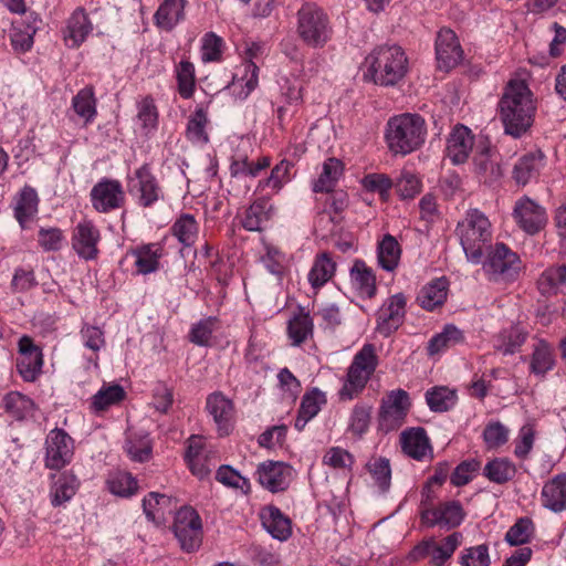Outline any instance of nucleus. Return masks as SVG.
Listing matches in <instances>:
<instances>
[{
	"instance_id": "nucleus-17",
	"label": "nucleus",
	"mask_w": 566,
	"mask_h": 566,
	"mask_svg": "<svg viewBox=\"0 0 566 566\" xmlns=\"http://www.w3.org/2000/svg\"><path fill=\"white\" fill-rule=\"evenodd\" d=\"M43 365L42 348L29 335L21 336L18 342L17 370L22 379L34 382L42 374Z\"/></svg>"
},
{
	"instance_id": "nucleus-4",
	"label": "nucleus",
	"mask_w": 566,
	"mask_h": 566,
	"mask_svg": "<svg viewBox=\"0 0 566 566\" xmlns=\"http://www.w3.org/2000/svg\"><path fill=\"white\" fill-rule=\"evenodd\" d=\"M296 34L308 48H324L334 35L329 14L315 2H304L296 12Z\"/></svg>"
},
{
	"instance_id": "nucleus-64",
	"label": "nucleus",
	"mask_w": 566,
	"mask_h": 566,
	"mask_svg": "<svg viewBox=\"0 0 566 566\" xmlns=\"http://www.w3.org/2000/svg\"><path fill=\"white\" fill-rule=\"evenodd\" d=\"M322 462L333 470L350 472L355 463V458L346 449L332 447L325 452Z\"/></svg>"
},
{
	"instance_id": "nucleus-37",
	"label": "nucleus",
	"mask_w": 566,
	"mask_h": 566,
	"mask_svg": "<svg viewBox=\"0 0 566 566\" xmlns=\"http://www.w3.org/2000/svg\"><path fill=\"white\" fill-rule=\"evenodd\" d=\"M39 196L36 190L25 185L14 198V217L22 228L38 213Z\"/></svg>"
},
{
	"instance_id": "nucleus-31",
	"label": "nucleus",
	"mask_w": 566,
	"mask_h": 566,
	"mask_svg": "<svg viewBox=\"0 0 566 566\" xmlns=\"http://www.w3.org/2000/svg\"><path fill=\"white\" fill-rule=\"evenodd\" d=\"M473 144L474 136L471 130L463 125H458L448 138L447 156L454 165L463 164L469 158Z\"/></svg>"
},
{
	"instance_id": "nucleus-13",
	"label": "nucleus",
	"mask_w": 566,
	"mask_h": 566,
	"mask_svg": "<svg viewBox=\"0 0 566 566\" xmlns=\"http://www.w3.org/2000/svg\"><path fill=\"white\" fill-rule=\"evenodd\" d=\"M74 440L63 429L54 428L44 441V465L46 469L60 471L71 463L74 455Z\"/></svg>"
},
{
	"instance_id": "nucleus-6",
	"label": "nucleus",
	"mask_w": 566,
	"mask_h": 566,
	"mask_svg": "<svg viewBox=\"0 0 566 566\" xmlns=\"http://www.w3.org/2000/svg\"><path fill=\"white\" fill-rule=\"evenodd\" d=\"M378 366V356L373 344H365L354 356L347 373L343 378V386L338 391L340 401H350L357 398L366 388Z\"/></svg>"
},
{
	"instance_id": "nucleus-15",
	"label": "nucleus",
	"mask_w": 566,
	"mask_h": 566,
	"mask_svg": "<svg viewBox=\"0 0 566 566\" xmlns=\"http://www.w3.org/2000/svg\"><path fill=\"white\" fill-rule=\"evenodd\" d=\"M21 17L14 19L9 30V41L12 51L17 54L29 52L34 44V35L40 30L42 19L35 11L19 13Z\"/></svg>"
},
{
	"instance_id": "nucleus-24",
	"label": "nucleus",
	"mask_w": 566,
	"mask_h": 566,
	"mask_svg": "<svg viewBox=\"0 0 566 566\" xmlns=\"http://www.w3.org/2000/svg\"><path fill=\"white\" fill-rule=\"evenodd\" d=\"M275 214V207L265 196L255 198L245 209L241 226L247 231L261 232L265 230Z\"/></svg>"
},
{
	"instance_id": "nucleus-38",
	"label": "nucleus",
	"mask_w": 566,
	"mask_h": 566,
	"mask_svg": "<svg viewBox=\"0 0 566 566\" xmlns=\"http://www.w3.org/2000/svg\"><path fill=\"white\" fill-rule=\"evenodd\" d=\"M200 227L193 214L181 213L170 227V233L181 245V251L193 248L199 238Z\"/></svg>"
},
{
	"instance_id": "nucleus-50",
	"label": "nucleus",
	"mask_w": 566,
	"mask_h": 566,
	"mask_svg": "<svg viewBox=\"0 0 566 566\" xmlns=\"http://www.w3.org/2000/svg\"><path fill=\"white\" fill-rule=\"evenodd\" d=\"M424 396L429 409L433 412L449 411L458 401L457 391L446 386H434L428 389Z\"/></svg>"
},
{
	"instance_id": "nucleus-25",
	"label": "nucleus",
	"mask_w": 566,
	"mask_h": 566,
	"mask_svg": "<svg viewBox=\"0 0 566 566\" xmlns=\"http://www.w3.org/2000/svg\"><path fill=\"white\" fill-rule=\"evenodd\" d=\"M399 442L407 457L420 462L432 459V447L423 428L412 427L403 430L400 433Z\"/></svg>"
},
{
	"instance_id": "nucleus-27",
	"label": "nucleus",
	"mask_w": 566,
	"mask_h": 566,
	"mask_svg": "<svg viewBox=\"0 0 566 566\" xmlns=\"http://www.w3.org/2000/svg\"><path fill=\"white\" fill-rule=\"evenodd\" d=\"M259 515L262 526L273 538L285 542L292 536V521L277 506L266 505Z\"/></svg>"
},
{
	"instance_id": "nucleus-41",
	"label": "nucleus",
	"mask_w": 566,
	"mask_h": 566,
	"mask_svg": "<svg viewBox=\"0 0 566 566\" xmlns=\"http://www.w3.org/2000/svg\"><path fill=\"white\" fill-rule=\"evenodd\" d=\"M448 290L449 282L446 277L436 279L421 289L418 302L422 308L433 311L446 302Z\"/></svg>"
},
{
	"instance_id": "nucleus-39",
	"label": "nucleus",
	"mask_w": 566,
	"mask_h": 566,
	"mask_svg": "<svg viewBox=\"0 0 566 566\" xmlns=\"http://www.w3.org/2000/svg\"><path fill=\"white\" fill-rule=\"evenodd\" d=\"M336 272V262L329 252L316 254L307 280L314 290L321 289L333 279Z\"/></svg>"
},
{
	"instance_id": "nucleus-36",
	"label": "nucleus",
	"mask_w": 566,
	"mask_h": 566,
	"mask_svg": "<svg viewBox=\"0 0 566 566\" xmlns=\"http://www.w3.org/2000/svg\"><path fill=\"white\" fill-rule=\"evenodd\" d=\"M187 0H164L154 14V22L157 28L164 31H171L185 19Z\"/></svg>"
},
{
	"instance_id": "nucleus-1",
	"label": "nucleus",
	"mask_w": 566,
	"mask_h": 566,
	"mask_svg": "<svg viewBox=\"0 0 566 566\" xmlns=\"http://www.w3.org/2000/svg\"><path fill=\"white\" fill-rule=\"evenodd\" d=\"M497 108L506 135L520 138L533 126L536 105L525 81L510 80L503 90Z\"/></svg>"
},
{
	"instance_id": "nucleus-42",
	"label": "nucleus",
	"mask_w": 566,
	"mask_h": 566,
	"mask_svg": "<svg viewBox=\"0 0 566 566\" xmlns=\"http://www.w3.org/2000/svg\"><path fill=\"white\" fill-rule=\"evenodd\" d=\"M177 92L184 99H190L197 87L196 66L189 59L180 60L174 69Z\"/></svg>"
},
{
	"instance_id": "nucleus-44",
	"label": "nucleus",
	"mask_w": 566,
	"mask_h": 566,
	"mask_svg": "<svg viewBox=\"0 0 566 566\" xmlns=\"http://www.w3.org/2000/svg\"><path fill=\"white\" fill-rule=\"evenodd\" d=\"M343 169V163L339 159L335 157L327 158L323 164L321 175L313 182V191L316 193L332 191L342 176Z\"/></svg>"
},
{
	"instance_id": "nucleus-28",
	"label": "nucleus",
	"mask_w": 566,
	"mask_h": 566,
	"mask_svg": "<svg viewBox=\"0 0 566 566\" xmlns=\"http://www.w3.org/2000/svg\"><path fill=\"white\" fill-rule=\"evenodd\" d=\"M528 338V331L520 324L502 328L492 337L493 349L503 356L514 355Z\"/></svg>"
},
{
	"instance_id": "nucleus-5",
	"label": "nucleus",
	"mask_w": 566,
	"mask_h": 566,
	"mask_svg": "<svg viewBox=\"0 0 566 566\" xmlns=\"http://www.w3.org/2000/svg\"><path fill=\"white\" fill-rule=\"evenodd\" d=\"M373 80L382 86L399 83L408 72V57L399 45H381L374 49L366 57Z\"/></svg>"
},
{
	"instance_id": "nucleus-58",
	"label": "nucleus",
	"mask_w": 566,
	"mask_h": 566,
	"mask_svg": "<svg viewBox=\"0 0 566 566\" xmlns=\"http://www.w3.org/2000/svg\"><path fill=\"white\" fill-rule=\"evenodd\" d=\"M124 449L130 460L146 462L153 453V446L148 434L132 433L125 441Z\"/></svg>"
},
{
	"instance_id": "nucleus-46",
	"label": "nucleus",
	"mask_w": 566,
	"mask_h": 566,
	"mask_svg": "<svg viewBox=\"0 0 566 566\" xmlns=\"http://www.w3.org/2000/svg\"><path fill=\"white\" fill-rule=\"evenodd\" d=\"M97 101L93 86H85L72 98V108L76 115L84 119L85 125L94 122L97 115Z\"/></svg>"
},
{
	"instance_id": "nucleus-18",
	"label": "nucleus",
	"mask_w": 566,
	"mask_h": 566,
	"mask_svg": "<svg viewBox=\"0 0 566 566\" xmlns=\"http://www.w3.org/2000/svg\"><path fill=\"white\" fill-rule=\"evenodd\" d=\"M92 207L99 213L120 209L126 201L125 191L119 180L102 178L90 192Z\"/></svg>"
},
{
	"instance_id": "nucleus-32",
	"label": "nucleus",
	"mask_w": 566,
	"mask_h": 566,
	"mask_svg": "<svg viewBox=\"0 0 566 566\" xmlns=\"http://www.w3.org/2000/svg\"><path fill=\"white\" fill-rule=\"evenodd\" d=\"M473 166L474 172L485 185H493L503 176L500 156L495 150L490 148H483L481 151L475 154L473 158Z\"/></svg>"
},
{
	"instance_id": "nucleus-23",
	"label": "nucleus",
	"mask_w": 566,
	"mask_h": 566,
	"mask_svg": "<svg viewBox=\"0 0 566 566\" xmlns=\"http://www.w3.org/2000/svg\"><path fill=\"white\" fill-rule=\"evenodd\" d=\"M436 57L439 69L446 71L455 67L462 61L463 50L453 30H439L436 39Z\"/></svg>"
},
{
	"instance_id": "nucleus-11",
	"label": "nucleus",
	"mask_w": 566,
	"mask_h": 566,
	"mask_svg": "<svg viewBox=\"0 0 566 566\" xmlns=\"http://www.w3.org/2000/svg\"><path fill=\"white\" fill-rule=\"evenodd\" d=\"M462 541V534L454 532L438 543L434 538H428L417 544L410 552L413 562L428 559L431 566H443L454 554Z\"/></svg>"
},
{
	"instance_id": "nucleus-8",
	"label": "nucleus",
	"mask_w": 566,
	"mask_h": 566,
	"mask_svg": "<svg viewBox=\"0 0 566 566\" xmlns=\"http://www.w3.org/2000/svg\"><path fill=\"white\" fill-rule=\"evenodd\" d=\"M171 528L182 551L190 553L200 547L202 522L199 513L193 507H180L175 514Z\"/></svg>"
},
{
	"instance_id": "nucleus-34",
	"label": "nucleus",
	"mask_w": 566,
	"mask_h": 566,
	"mask_svg": "<svg viewBox=\"0 0 566 566\" xmlns=\"http://www.w3.org/2000/svg\"><path fill=\"white\" fill-rule=\"evenodd\" d=\"M350 283L357 294L373 298L377 294L376 274L363 260H355L349 271Z\"/></svg>"
},
{
	"instance_id": "nucleus-63",
	"label": "nucleus",
	"mask_w": 566,
	"mask_h": 566,
	"mask_svg": "<svg viewBox=\"0 0 566 566\" xmlns=\"http://www.w3.org/2000/svg\"><path fill=\"white\" fill-rule=\"evenodd\" d=\"M535 525L530 517H520L506 532L505 541L511 546L528 543L534 534Z\"/></svg>"
},
{
	"instance_id": "nucleus-47",
	"label": "nucleus",
	"mask_w": 566,
	"mask_h": 566,
	"mask_svg": "<svg viewBox=\"0 0 566 566\" xmlns=\"http://www.w3.org/2000/svg\"><path fill=\"white\" fill-rule=\"evenodd\" d=\"M517 469L509 458H494L483 468L484 476L496 484H505L514 479Z\"/></svg>"
},
{
	"instance_id": "nucleus-12",
	"label": "nucleus",
	"mask_w": 566,
	"mask_h": 566,
	"mask_svg": "<svg viewBox=\"0 0 566 566\" xmlns=\"http://www.w3.org/2000/svg\"><path fill=\"white\" fill-rule=\"evenodd\" d=\"M264 44L260 42H247L244 49L243 74L239 77L234 75L230 85L233 95L239 99H245L259 84V66L255 59L263 55Z\"/></svg>"
},
{
	"instance_id": "nucleus-10",
	"label": "nucleus",
	"mask_w": 566,
	"mask_h": 566,
	"mask_svg": "<svg viewBox=\"0 0 566 566\" xmlns=\"http://www.w3.org/2000/svg\"><path fill=\"white\" fill-rule=\"evenodd\" d=\"M127 190L136 199L138 206L143 208L153 207L164 198L163 189L147 164H144L132 176L127 177Z\"/></svg>"
},
{
	"instance_id": "nucleus-16",
	"label": "nucleus",
	"mask_w": 566,
	"mask_h": 566,
	"mask_svg": "<svg viewBox=\"0 0 566 566\" xmlns=\"http://www.w3.org/2000/svg\"><path fill=\"white\" fill-rule=\"evenodd\" d=\"M467 516L463 505L457 500L438 503L433 509L426 510L421 514V524L428 528L436 526L443 530H452L462 524Z\"/></svg>"
},
{
	"instance_id": "nucleus-56",
	"label": "nucleus",
	"mask_w": 566,
	"mask_h": 566,
	"mask_svg": "<svg viewBox=\"0 0 566 566\" xmlns=\"http://www.w3.org/2000/svg\"><path fill=\"white\" fill-rule=\"evenodd\" d=\"M106 485L117 496L129 497L138 491V482L129 472L116 471L109 474Z\"/></svg>"
},
{
	"instance_id": "nucleus-20",
	"label": "nucleus",
	"mask_w": 566,
	"mask_h": 566,
	"mask_svg": "<svg viewBox=\"0 0 566 566\" xmlns=\"http://www.w3.org/2000/svg\"><path fill=\"white\" fill-rule=\"evenodd\" d=\"M407 298L402 293L388 297L377 312L376 331L384 337H389L403 323Z\"/></svg>"
},
{
	"instance_id": "nucleus-3",
	"label": "nucleus",
	"mask_w": 566,
	"mask_h": 566,
	"mask_svg": "<svg viewBox=\"0 0 566 566\" xmlns=\"http://www.w3.org/2000/svg\"><path fill=\"white\" fill-rule=\"evenodd\" d=\"M455 234L468 261L473 264L481 263L484 247L492 240V226L485 213L476 208L467 210L457 224Z\"/></svg>"
},
{
	"instance_id": "nucleus-51",
	"label": "nucleus",
	"mask_w": 566,
	"mask_h": 566,
	"mask_svg": "<svg viewBox=\"0 0 566 566\" xmlns=\"http://www.w3.org/2000/svg\"><path fill=\"white\" fill-rule=\"evenodd\" d=\"M80 486L78 479L71 472L62 473L51 489V503L60 506L70 501Z\"/></svg>"
},
{
	"instance_id": "nucleus-21",
	"label": "nucleus",
	"mask_w": 566,
	"mask_h": 566,
	"mask_svg": "<svg viewBox=\"0 0 566 566\" xmlns=\"http://www.w3.org/2000/svg\"><path fill=\"white\" fill-rule=\"evenodd\" d=\"M255 474L262 488L277 493L289 488L293 479V468L285 462L269 460L258 465Z\"/></svg>"
},
{
	"instance_id": "nucleus-43",
	"label": "nucleus",
	"mask_w": 566,
	"mask_h": 566,
	"mask_svg": "<svg viewBox=\"0 0 566 566\" xmlns=\"http://www.w3.org/2000/svg\"><path fill=\"white\" fill-rule=\"evenodd\" d=\"M566 287V263L545 269L537 279V289L542 295H556Z\"/></svg>"
},
{
	"instance_id": "nucleus-9",
	"label": "nucleus",
	"mask_w": 566,
	"mask_h": 566,
	"mask_svg": "<svg viewBox=\"0 0 566 566\" xmlns=\"http://www.w3.org/2000/svg\"><path fill=\"white\" fill-rule=\"evenodd\" d=\"M411 407L409 394L403 389H395L381 399L378 415L379 429L385 432L400 428Z\"/></svg>"
},
{
	"instance_id": "nucleus-14",
	"label": "nucleus",
	"mask_w": 566,
	"mask_h": 566,
	"mask_svg": "<svg viewBox=\"0 0 566 566\" xmlns=\"http://www.w3.org/2000/svg\"><path fill=\"white\" fill-rule=\"evenodd\" d=\"M512 217L517 227L530 235L541 232L548 221L546 209L528 196L515 201Z\"/></svg>"
},
{
	"instance_id": "nucleus-19",
	"label": "nucleus",
	"mask_w": 566,
	"mask_h": 566,
	"mask_svg": "<svg viewBox=\"0 0 566 566\" xmlns=\"http://www.w3.org/2000/svg\"><path fill=\"white\" fill-rule=\"evenodd\" d=\"M206 411L212 418L219 437H228L234 429V402L222 391H213L206 398Z\"/></svg>"
},
{
	"instance_id": "nucleus-33",
	"label": "nucleus",
	"mask_w": 566,
	"mask_h": 566,
	"mask_svg": "<svg viewBox=\"0 0 566 566\" xmlns=\"http://www.w3.org/2000/svg\"><path fill=\"white\" fill-rule=\"evenodd\" d=\"M93 31V24L85 9L76 8L66 21L64 40L67 45L78 48Z\"/></svg>"
},
{
	"instance_id": "nucleus-30",
	"label": "nucleus",
	"mask_w": 566,
	"mask_h": 566,
	"mask_svg": "<svg viewBox=\"0 0 566 566\" xmlns=\"http://www.w3.org/2000/svg\"><path fill=\"white\" fill-rule=\"evenodd\" d=\"M541 503L554 513L566 511V473H558L544 483Z\"/></svg>"
},
{
	"instance_id": "nucleus-45",
	"label": "nucleus",
	"mask_w": 566,
	"mask_h": 566,
	"mask_svg": "<svg viewBox=\"0 0 566 566\" xmlns=\"http://www.w3.org/2000/svg\"><path fill=\"white\" fill-rule=\"evenodd\" d=\"M555 366V357L552 345L544 340L538 339L533 347L531 356L530 370L531 373L544 376L552 370Z\"/></svg>"
},
{
	"instance_id": "nucleus-53",
	"label": "nucleus",
	"mask_w": 566,
	"mask_h": 566,
	"mask_svg": "<svg viewBox=\"0 0 566 566\" xmlns=\"http://www.w3.org/2000/svg\"><path fill=\"white\" fill-rule=\"evenodd\" d=\"M373 407L366 402L356 403L350 412L347 431L356 437L363 438L369 430L371 422Z\"/></svg>"
},
{
	"instance_id": "nucleus-55",
	"label": "nucleus",
	"mask_w": 566,
	"mask_h": 566,
	"mask_svg": "<svg viewBox=\"0 0 566 566\" xmlns=\"http://www.w3.org/2000/svg\"><path fill=\"white\" fill-rule=\"evenodd\" d=\"M208 123L207 109L202 106H197L187 123V139L191 143L207 144L209 142V136L206 132Z\"/></svg>"
},
{
	"instance_id": "nucleus-22",
	"label": "nucleus",
	"mask_w": 566,
	"mask_h": 566,
	"mask_svg": "<svg viewBox=\"0 0 566 566\" xmlns=\"http://www.w3.org/2000/svg\"><path fill=\"white\" fill-rule=\"evenodd\" d=\"M101 232L92 220L83 219L74 228L72 248L76 254L86 261L97 259Z\"/></svg>"
},
{
	"instance_id": "nucleus-52",
	"label": "nucleus",
	"mask_w": 566,
	"mask_h": 566,
	"mask_svg": "<svg viewBox=\"0 0 566 566\" xmlns=\"http://www.w3.org/2000/svg\"><path fill=\"white\" fill-rule=\"evenodd\" d=\"M465 336L462 329L453 324H447L442 332L434 335L428 344L430 355L438 354L447 348L464 343Z\"/></svg>"
},
{
	"instance_id": "nucleus-7",
	"label": "nucleus",
	"mask_w": 566,
	"mask_h": 566,
	"mask_svg": "<svg viewBox=\"0 0 566 566\" xmlns=\"http://www.w3.org/2000/svg\"><path fill=\"white\" fill-rule=\"evenodd\" d=\"M482 269L491 282L512 283L518 279L524 264L515 251L497 242L489 250Z\"/></svg>"
},
{
	"instance_id": "nucleus-57",
	"label": "nucleus",
	"mask_w": 566,
	"mask_h": 566,
	"mask_svg": "<svg viewBox=\"0 0 566 566\" xmlns=\"http://www.w3.org/2000/svg\"><path fill=\"white\" fill-rule=\"evenodd\" d=\"M366 469L379 491L387 492L391 484V467L389 459L385 457H374L366 463Z\"/></svg>"
},
{
	"instance_id": "nucleus-35",
	"label": "nucleus",
	"mask_w": 566,
	"mask_h": 566,
	"mask_svg": "<svg viewBox=\"0 0 566 566\" xmlns=\"http://www.w3.org/2000/svg\"><path fill=\"white\" fill-rule=\"evenodd\" d=\"M176 504L174 497L158 492H150L143 499L146 517L157 525L166 522L167 515L174 512Z\"/></svg>"
},
{
	"instance_id": "nucleus-29",
	"label": "nucleus",
	"mask_w": 566,
	"mask_h": 566,
	"mask_svg": "<svg viewBox=\"0 0 566 566\" xmlns=\"http://www.w3.org/2000/svg\"><path fill=\"white\" fill-rule=\"evenodd\" d=\"M165 248L161 242H150L137 245L130 250L134 256L136 274L147 275L158 271Z\"/></svg>"
},
{
	"instance_id": "nucleus-26",
	"label": "nucleus",
	"mask_w": 566,
	"mask_h": 566,
	"mask_svg": "<svg viewBox=\"0 0 566 566\" xmlns=\"http://www.w3.org/2000/svg\"><path fill=\"white\" fill-rule=\"evenodd\" d=\"M546 156L539 149L521 156L513 166L512 178L518 186H526L538 178L545 167Z\"/></svg>"
},
{
	"instance_id": "nucleus-2",
	"label": "nucleus",
	"mask_w": 566,
	"mask_h": 566,
	"mask_svg": "<svg viewBox=\"0 0 566 566\" xmlns=\"http://www.w3.org/2000/svg\"><path fill=\"white\" fill-rule=\"evenodd\" d=\"M426 135L427 125L421 115L402 113L389 117L384 139L391 155L405 157L423 145Z\"/></svg>"
},
{
	"instance_id": "nucleus-54",
	"label": "nucleus",
	"mask_w": 566,
	"mask_h": 566,
	"mask_svg": "<svg viewBox=\"0 0 566 566\" xmlns=\"http://www.w3.org/2000/svg\"><path fill=\"white\" fill-rule=\"evenodd\" d=\"M136 117L145 135H149L157 129L159 113L155 99L150 95L137 102Z\"/></svg>"
},
{
	"instance_id": "nucleus-60",
	"label": "nucleus",
	"mask_w": 566,
	"mask_h": 566,
	"mask_svg": "<svg viewBox=\"0 0 566 566\" xmlns=\"http://www.w3.org/2000/svg\"><path fill=\"white\" fill-rule=\"evenodd\" d=\"M292 163L287 159H282L279 164H276L268 178L259 181L255 192L263 190L266 187H270L275 193L280 192L285 184L290 181V170L292 168Z\"/></svg>"
},
{
	"instance_id": "nucleus-49",
	"label": "nucleus",
	"mask_w": 566,
	"mask_h": 566,
	"mask_svg": "<svg viewBox=\"0 0 566 566\" xmlns=\"http://www.w3.org/2000/svg\"><path fill=\"white\" fill-rule=\"evenodd\" d=\"M401 256L399 242L391 234H386L378 244L377 259L381 269L392 272L398 268Z\"/></svg>"
},
{
	"instance_id": "nucleus-59",
	"label": "nucleus",
	"mask_w": 566,
	"mask_h": 566,
	"mask_svg": "<svg viewBox=\"0 0 566 566\" xmlns=\"http://www.w3.org/2000/svg\"><path fill=\"white\" fill-rule=\"evenodd\" d=\"M219 327L220 321L217 316L205 317L191 326L189 340L197 346H210L212 335Z\"/></svg>"
},
{
	"instance_id": "nucleus-61",
	"label": "nucleus",
	"mask_w": 566,
	"mask_h": 566,
	"mask_svg": "<svg viewBox=\"0 0 566 566\" xmlns=\"http://www.w3.org/2000/svg\"><path fill=\"white\" fill-rule=\"evenodd\" d=\"M536 438V428L533 422H526L523 424L516 438L514 439L513 454L516 459L525 461L530 458L531 452L534 448Z\"/></svg>"
},
{
	"instance_id": "nucleus-40",
	"label": "nucleus",
	"mask_w": 566,
	"mask_h": 566,
	"mask_svg": "<svg viewBox=\"0 0 566 566\" xmlns=\"http://www.w3.org/2000/svg\"><path fill=\"white\" fill-rule=\"evenodd\" d=\"M126 397V392L120 385H107L103 386L92 398L88 405L91 413L99 416L112 406H115L123 401Z\"/></svg>"
},
{
	"instance_id": "nucleus-62",
	"label": "nucleus",
	"mask_w": 566,
	"mask_h": 566,
	"mask_svg": "<svg viewBox=\"0 0 566 566\" xmlns=\"http://www.w3.org/2000/svg\"><path fill=\"white\" fill-rule=\"evenodd\" d=\"M482 439L488 450L500 449L507 443L510 429L500 420H491L483 429Z\"/></svg>"
},
{
	"instance_id": "nucleus-48",
	"label": "nucleus",
	"mask_w": 566,
	"mask_h": 566,
	"mask_svg": "<svg viewBox=\"0 0 566 566\" xmlns=\"http://www.w3.org/2000/svg\"><path fill=\"white\" fill-rule=\"evenodd\" d=\"M314 323L310 313L303 310L298 311L290 318L287 324V335L293 346H300L313 335Z\"/></svg>"
}]
</instances>
